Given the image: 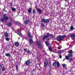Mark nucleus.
<instances>
[{"mask_svg": "<svg viewBox=\"0 0 75 75\" xmlns=\"http://www.w3.org/2000/svg\"><path fill=\"white\" fill-rule=\"evenodd\" d=\"M3 11H5V12H7V11L6 10H5V9H4L3 10Z\"/></svg>", "mask_w": 75, "mask_h": 75, "instance_id": "41", "label": "nucleus"}, {"mask_svg": "<svg viewBox=\"0 0 75 75\" xmlns=\"http://www.w3.org/2000/svg\"><path fill=\"white\" fill-rule=\"evenodd\" d=\"M28 36L30 38H33V36L31 35V34L30 33H28Z\"/></svg>", "mask_w": 75, "mask_h": 75, "instance_id": "15", "label": "nucleus"}, {"mask_svg": "<svg viewBox=\"0 0 75 75\" xmlns=\"http://www.w3.org/2000/svg\"><path fill=\"white\" fill-rule=\"evenodd\" d=\"M12 10L13 11H15L16 10V8H13L12 9Z\"/></svg>", "mask_w": 75, "mask_h": 75, "instance_id": "29", "label": "nucleus"}, {"mask_svg": "<svg viewBox=\"0 0 75 75\" xmlns=\"http://www.w3.org/2000/svg\"><path fill=\"white\" fill-rule=\"evenodd\" d=\"M67 60H69V61L70 62V61H72L73 60V59L72 58H69V59H67Z\"/></svg>", "mask_w": 75, "mask_h": 75, "instance_id": "22", "label": "nucleus"}, {"mask_svg": "<svg viewBox=\"0 0 75 75\" xmlns=\"http://www.w3.org/2000/svg\"><path fill=\"white\" fill-rule=\"evenodd\" d=\"M5 55L6 57H10V54L9 53H6Z\"/></svg>", "mask_w": 75, "mask_h": 75, "instance_id": "21", "label": "nucleus"}, {"mask_svg": "<svg viewBox=\"0 0 75 75\" xmlns=\"http://www.w3.org/2000/svg\"><path fill=\"white\" fill-rule=\"evenodd\" d=\"M0 67H1H1H2V65H1V64H0Z\"/></svg>", "mask_w": 75, "mask_h": 75, "instance_id": "43", "label": "nucleus"}, {"mask_svg": "<svg viewBox=\"0 0 75 75\" xmlns=\"http://www.w3.org/2000/svg\"><path fill=\"white\" fill-rule=\"evenodd\" d=\"M62 66L63 68H65L66 67V64H63L62 65Z\"/></svg>", "mask_w": 75, "mask_h": 75, "instance_id": "30", "label": "nucleus"}, {"mask_svg": "<svg viewBox=\"0 0 75 75\" xmlns=\"http://www.w3.org/2000/svg\"><path fill=\"white\" fill-rule=\"evenodd\" d=\"M4 35L5 36V37H8V34L7 33H4Z\"/></svg>", "mask_w": 75, "mask_h": 75, "instance_id": "19", "label": "nucleus"}, {"mask_svg": "<svg viewBox=\"0 0 75 75\" xmlns=\"http://www.w3.org/2000/svg\"><path fill=\"white\" fill-rule=\"evenodd\" d=\"M53 66L54 67L57 66V62H54L52 64Z\"/></svg>", "mask_w": 75, "mask_h": 75, "instance_id": "16", "label": "nucleus"}, {"mask_svg": "<svg viewBox=\"0 0 75 75\" xmlns=\"http://www.w3.org/2000/svg\"><path fill=\"white\" fill-rule=\"evenodd\" d=\"M36 44L37 45H38V47L40 49H41V47L40 46L41 45V42H38V41H36Z\"/></svg>", "mask_w": 75, "mask_h": 75, "instance_id": "7", "label": "nucleus"}, {"mask_svg": "<svg viewBox=\"0 0 75 75\" xmlns=\"http://www.w3.org/2000/svg\"><path fill=\"white\" fill-rule=\"evenodd\" d=\"M0 72H1V70H0Z\"/></svg>", "mask_w": 75, "mask_h": 75, "instance_id": "51", "label": "nucleus"}, {"mask_svg": "<svg viewBox=\"0 0 75 75\" xmlns=\"http://www.w3.org/2000/svg\"><path fill=\"white\" fill-rule=\"evenodd\" d=\"M36 39H37V37L36 36H35Z\"/></svg>", "mask_w": 75, "mask_h": 75, "instance_id": "47", "label": "nucleus"}, {"mask_svg": "<svg viewBox=\"0 0 75 75\" xmlns=\"http://www.w3.org/2000/svg\"><path fill=\"white\" fill-rule=\"evenodd\" d=\"M14 45L15 46H16V47H18V46H19V43L18 42H16Z\"/></svg>", "mask_w": 75, "mask_h": 75, "instance_id": "14", "label": "nucleus"}, {"mask_svg": "<svg viewBox=\"0 0 75 75\" xmlns=\"http://www.w3.org/2000/svg\"><path fill=\"white\" fill-rule=\"evenodd\" d=\"M33 14H35V9H33Z\"/></svg>", "mask_w": 75, "mask_h": 75, "instance_id": "34", "label": "nucleus"}, {"mask_svg": "<svg viewBox=\"0 0 75 75\" xmlns=\"http://www.w3.org/2000/svg\"><path fill=\"white\" fill-rule=\"evenodd\" d=\"M44 67L45 68H46L47 66V64L46 63V62H44Z\"/></svg>", "mask_w": 75, "mask_h": 75, "instance_id": "27", "label": "nucleus"}, {"mask_svg": "<svg viewBox=\"0 0 75 75\" xmlns=\"http://www.w3.org/2000/svg\"><path fill=\"white\" fill-rule=\"evenodd\" d=\"M10 18H11V17H10Z\"/></svg>", "mask_w": 75, "mask_h": 75, "instance_id": "53", "label": "nucleus"}, {"mask_svg": "<svg viewBox=\"0 0 75 75\" xmlns=\"http://www.w3.org/2000/svg\"><path fill=\"white\" fill-rule=\"evenodd\" d=\"M37 6H35V7H37Z\"/></svg>", "mask_w": 75, "mask_h": 75, "instance_id": "49", "label": "nucleus"}, {"mask_svg": "<svg viewBox=\"0 0 75 75\" xmlns=\"http://www.w3.org/2000/svg\"><path fill=\"white\" fill-rule=\"evenodd\" d=\"M32 55H33L34 57V54H32Z\"/></svg>", "mask_w": 75, "mask_h": 75, "instance_id": "46", "label": "nucleus"}, {"mask_svg": "<svg viewBox=\"0 0 75 75\" xmlns=\"http://www.w3.org/2000/svg\"><path fill=\"white\" fill-rule=\"evenodd\" d=\"M62 39H63L64 38H66V37H67V36L66 35H64L62 36Z\"/></svg>", "mask_w": 75, "mask_h": 75, "instance_id": "26", "label": "nucleus"}, {"mask_svg": "<svg viewBox=\"0 0 75 75\" xmlns=\"http://www.w3.org/2000/svg\"><path fill=\"white\" fill-rule=\"evenodd\" d=\"M37 11L38 12V13H39L40 14H42V10H41V9L39 8H38L37 9Z\"/></svg>", "mask_w": 75, "mask_h": 75, "instance_id": "9", "label": "nucleus"}, {"mask_svg": "<svg viewBox=\"0 0 75 75\" xmlns=\"http://www.w3.org/2000/svg\"><path fill=\"white\" fill-rule=\"evenodd\" d=\"M59 58H62V56H61V55H59Z\"/></svg>", "mask_w": 75, "mask_h": 75, "instance_id": "39", "label": "nucleus"}, {"mask_svg": "<svg viewBox=\"0 0 75 75\" xmlns=\"http://www.w3.org/2000/svg\"><path fill=\"white\" fill-rule=\"evenodd\" d=\"M23 50L25 51H26L27 49V48H25V49L24 48Z\"/></svg>", "mask_w": 75, "mask_h": 75, "instance_id": "38", "label": "nucleus"}, {"mask_svg": "<svg viewBox=\"0 0 75 75\" xmlns=\"http://www.w3.org/2000/svg\"><path fill=\"white\" fill-rule=\"evenodd\" d=\"M11 22L8 23L7 24V26H8V27H10L11 26Z\"/></svg>", "mask_w": 75, "mask_h": 75, "instance_id": "17", "label": "nucleus"}, {"mask_svg": "<svg viewBox=\"0 0 75 75\" xmlns=\"http://www.w3.org/2000/svg\"><path fill=\"white\" fill-rule=\"evenodd\" d=\"M7 15L6 14H4V16L3 18H2L1 19V21L3 23V22H5L6 21H7L9 19L8 17L6 16Z\"/></svg>", "mask_w": 75, "mask_h": 75, "instance_id": "2", "label": "nucleus"}, {"mask_svg": "<svg viewBox=\"0 0 75 75\" xmlns=\"http://www.w3.org/2000/svg\"><path fill=\"white\" fill-rule=\"evenodd\" d=\"M17 23L18 24H19V25H21V23H20L18 22H17Z\"/></svg>", "mask_w": 75, "mask_h": 75, "instance_id": "40", "label": "nucleus"}, {"mask_svg": "<svg viewBox=\"0 0 75 75\" xmlns=\"http://www.w3.org/2000/svg\"><path fill=\"white\" fill-rule=\"evenodd\" d=\"M45 19H42V22H44V23H45Z\"/></svg>", "mask_w": 75, "mask_h": 75, "instance_id": "32", "label": "nucleus"}, {"mask_svg": "<svg viewBox=\"0 0 75 75\" xmlns=\"http://www.w3.org/2000/svg\"><path fill=\"white\" fill-rule=\"evenodd\" d=\"M50 37L51 38H53V35H51V34H50L49 33H47L46 34V35L43 36L42 40H46V39H47L48 37Z\"/></svg>", "mask_w": 75, "mask_h": 75, "instance_id": "1", "label": "nucleus"}, {"mask_svg": "<svg viewBox=\"0 0 75 75\" xmlns=\"http://www.w3.org/2000/svg\"><path fill=\"white\" fill-rule=\"evenodd\" d=\"M29 42L30 44H32L33 43V40L32 39H29Z\"/></svg>", "mask_w": 75, "mask_h": 75, "instance_id": "10", "label": "nucleus"}, {"mask_svg": "<svg viewBox=\"0 0 75 75\" xmlns=\"http://www.w3.org/2000/svg\"><path fill=\"white\" fill-rule=\"evenodd\" d=\"M41 25L42 27H45V25L43 23H41Z\"/></svg>", "mask_w": 75, "mask_h": 75, "instance_id": "28", "label": "nucleus"}, {"mask_svg": "<svg viewBox=\"0 0 75 75\" xmlns=\"http://www.w3.org/2000/svg\"><path fill=\"white\" fill-rule=\"evenodd\" d=\"M50 21L48 19H46L45 20V23H48Z\"/></svg>", "mask_w": 75, "mask_h": 75, "instance_id": "18", "label": "nucleus"}, {"mask_svg": "<svg viewBox=\"0 0 75 75\" xmlns=\"http://www.w3.org/2000/svg\"><path fill=\"white\" fill-rule=\"evenodd\" d=\"M72 54L69 53V54H68L67 56H66L65 58L66 59H69V58L70 57H72Z\"/></svg>", "mask_w": 75, "mask_h": 75, "instance_id": "5", "label": "nucleus"}, {"mask_svg": "<svg viewBox=\"0 0 75 75\" xmlns=\"http://www.w3.org/2000/svg\"><path fill=\"white\" fill-rule=\"evenodd\" d=\"M15 67L16 68V71L18 72V65L16 64L15 66Z\"/></svg>", "mask_w": 75, "mask_h": 75, "instance_id": "12", "label": "nucleus"}, {"mask_svg": "<svg viewBox=\"0 0 75 75\" xmlns=\"http://www.w3.org/2000/svg\"><path fill=\"white\" fill-rule=\"evenodd\" d=\"M26 52H28V54H29L30 52V51L28 50V51H26Z\"/></svg>", "mask_w": 75, "mask_h": 75, "instance_id": "37", "label": "nucleus"}, {"mask_svg": "<svg viewBox=\"0 0 75 75\" xmlns=\"http://www.w3.org/2000/svg\"><path fill=\"white\" fill-rule=\"evenodd\" d=\"M31 63V62H30V60H27L26 62H25V64H26V66H28V65H29L30 63Z\"/></svg>", "mask_w": 75, "mask_h": 75, "instance_id": "6", "label": "nucleus"}, {"mask_svg": "<svg viewBox=\"0 0 75 75\" xmlns=\"http://www.w3.org/2000/svg\"><path fill=\"white\" fill-rule=\"evenodd\" d=\"M62 51L61 50H59L55 52V53H57V54H59V53H60L61 52H62Z\"/></svg>", "mask_w": 75, "mask_h": 75, "instance_id": "20", "label": "nucleus"}, {"mask_svg": "<svg viewBox=\"0 0 75 75\" xmlns=\"http://www.w3.org/2000/svg\"><path fill=\"white\" fill-rule=\"evenodd\" d=\"M45 44H46V45H50V43L48 42H46Z\"/></svg>", "mask_w": 75, "mask_h": 75, "instance_id": "33", "label": "nucleus"}, {"mask_svg": "<svg viewBox=\"0 0 75 75\" xmlns=\"http://www.w3.org/2000/svg\"><path fill=\"white\" fill-rule=\"evenodd\" d=\"M10 4H11V5H12V3H10Z\"/></svg>", "mask_w": 75, "mask_h": 75, "instance_id": "45", "label": "nucleus"}, {"mask_svg": "<svg viewBox=\"0 0 75 75\" xmlns=\"http://www.w3.org/2000/svg\"><path fill=\"white\" fill-rule=\"evenodd\" d=\"M6 41H9V38H6Z\"/></svg>", "mask_w": 75, "mask_h": 75, "instance_id": "36", "label": "nucleus"}, {"mask_svg": "<svg viewBox=\"0 0 75 75\" xmlns=\"http://www.w3.org/2000/svg\"><path fill=\"white\" fill-rule=\"evenodd\" d=\"M17 31L18 32L17 33L18 35L23 38V35H22V34H21V32H20L19 29L17 30Z\"/></svg>", "mask_w": 75, "mask_h": 75, "instance_id": "8", "label": "nucleus"}, {"mask_svg": "<svg viewBox=\"0 0 75 75\" xmlns=\"http://www.w3.org/2000/svg\"><path fill=\"white\" fill-rule=\"evenodd\" d=\"M60 65V64L58 62H57V67H59Z\"/></svg>", "mask_w": 75, "mask_h": 75, "instance_id": "23", "label": "nucleus"}, {"mask_svg": "<svg viewBox=\"0 0 75 75\" xmlns=\"http://www.w3.org/2000/svg\"><path fill=\"white\" fill-rule=\"evenodd\" d=\"M73 28H74V26H71V27H70L71 30H73Z\"/></svg>", "mask_w": 75, "mask_h": 75, "instance_id": "31", "label": "nucleus"}, {"mask_svg": "<svg viewBox=\"0 0 75 75\" xmlns=\"http://www.w3.org/2000/svg\"><path fill=\"white\" fill-rule=\"evenodd\" d=\"M32 11V8H30L28 11V13H31Z\"/></svg>", "mask_w": 75, "mask_h": 75, "instance_id": "13", "label": "nucleus"}, {"mask_svg": "<svg viewBox=\"0 0 75 75\" xmlns=\"http://www.w3.org/2000/svg\"><path fill=\"white\" fill-rule=\"evenodd\" d=\"M57 40L58 41H61L63 40L62 35H59L57 37Z\"/></svg>", "mask_w": 75, "mask_h": 75, "instance_id": "3", "label": "nucleus"}, {"mask_svg": "<svg viewBox=\"0 0 75 75\" xmlns=\"http://www.w3.org/2000/svg\"><path fill=\"white\" fill-rule=\"evenodd\" d=\"M57 49H58V50H60L61 48H60V47H57Z\"/></svg>", "mask_w": 75, "mask_h": 75, "instance_id": "42", "label": "nucleus"}, {"mask_svg": "<svg viewBox=\"0 0 75 75\" xmlns=\"http://www.w3.org/2000/svg\"><path fill=\"white\" fill-rule=\"evenodd\" d=\"M18 39H20V38H18Z\"/></svg>", "mask_w": 75, "mask_h": 75, "instance_id": "52", "label": "nucleus"}, {"mask_svg": "<svg viewBox=\"0 0 75 75\" xmlns=\"http://www.w3.org/2000/svg\"><path fill=\"white\" fill-rule=\"evenodd\" d=\"M5 69H6V68L4 67H3L1 69V70L3 71H4Z\"/></svg>", "mask_w": 75, "mask_h": 75, "instance_id": "24", "label": "nucleus"}, {"mask_svg": "<svg viewBox=\"0 0 75 75\" xmlns=\"http://www.w3.org/2000/svg\"><path fill=\"white\" fill-rule=\"evenodd\" d=\"M69 54H72V50H70L69 51Z\"/></svg>", "mask_w": 75, "mask_h": 75, "instance_id": "35", "label": "nucleus"}, {"mask_svg": "<svg viewBox=\"0 0 75 75\" xmlns=\"http://www.w3.org/2000/svg\"><path fill=\"white\" fill-rule=\"evenodd\" d=\"M49 50L50 51H52L53 50L52 49V47H48Z\"/></svg>", "mask_w": 75, "mask_h": 75, "instance_id": "25", "label": "nucleus"}, {"mask_svg": "<svg viewBox=\"0 0 75 75\" xmlns=\"http://www.w3.org/2000/svg\"><path fill=\"white\" fill-rule=\"evenodd\" d=\"M69 35L70 36V37L72 38V39H75V35L73 33H72Z\"/></svg>", "mask_w": 75, "mask_h": 75, "instance_id": "4", "label": "nucleus"}, {"mask_svg": "<svg viewBox=\"0 0 75 75\" xmlns=\"http://www.w3.org/2000/svg\"><path fill=\"white\" fill-rule=\"evenodd\" d=\"M29 22H30V20L28 19H27L26 21H25V24H28Z\"/></svg>", "mask_w": 75, "mask_h": 75, "instance_id": "11", "label": "nucleus"}, {"mask_svg": "<svg viewBox=\"0 0 75 75\" xmlns=\"http://www.w3.org/2000/svg\"><path fill=\"white\" fill-rule=\"evenodd\" d=\"M65 59H64L63 60V61H65Z\"/></svg>", "mask_w": 75, "mask_h": 75, "instance_id": "44", "label": "nucleus"}, {"mask_svg": "<svg viewBox=\"0 0 75 75\" xmlns=\"http://www.w3.org/2000/svg\"><path fill=\"white\" fill-rule=\"evenodd\" d=\"M47 40H49V38H48L47 39Z\"/></svg>", "mask_w": 75, "mask_h": 75, "instance_id": "50", "label": "nucleus"}, {"mask_svg": "<svg viewBox=\"0 0 75 75\" xmlns=\"http://www.w3.org/2000/svg\"><path fill=\"white\" fill-rule=\"evenodd\" d=\"M24 18L23 17V20H24Z\"/></svg>", "mask_w": 75, "mask_h": 75, "instance_id": "48", "label": "nucleus"}]
</instances>
